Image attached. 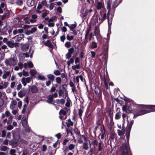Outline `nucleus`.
I'll use <instances>...</instances> for the list:
<instances>
[{"mask_svg":"<svg viewBox=\"0 0 155 155\" xmlns=\"http://www.w3.org/2000/svg\"><path fill=\"white\" fill-rule=\"evenodd\" d=\"M67 38L68 40L70 41L74 39V36L72 35L69 36L68 35H67Z\"/></svg>","mask_w":155,"mask_h":155,"instance_id":"obj_38","label":"nucleus"},{"mask_svg":"<svg viewBox=\"0 0 155 155\" xmlns=\"http://www.w3.org/2000/svg\"><path fill=\"white\" fill-rule=\"evenodd\" d=\"M18 66L20 69H22L23 68V64L22 63L19 62L18 64Z\"/></svg>","mask_w":155,"mask_h":155,"instance_id":"obj_60","label":"nucleus"},{"mask_svg":"<svg viewBox=\"0 0 155 155\" xmlns=\"http://www.w3.org/2000/svg\"><path fill=\"white\" fill-rule=\"evenodd\" d=\"M24 37V35L23 34H20L15 36L14 38H16V40L19 41L22 39Z\"/></svg>","mask_w":155,"mask_h":155,"instance_id":"obj_13","label":"nucleus"},{"mask_svg":"<svg viewBox=\"0 0 155 155\" xmlns=\"http://www.w3.org/2000/svg\"><path fill=\"white\" fill-rule=\"evenodd\" d=\"M6 44L8 46V47L11 48H13L15 45L14 43L10 41H8L7 42Z\"/></svg>","mask_w":155,"mask_h":155,"instance_id":"obj_18","label":"nucleus"},{"mask_svg":"<svg viewBox=\"0 0 155 155\" xmlns=\"http://www.w3.org/2000/svg\"><path fill=\"white\" fill-rule=\"evenodd\" d=\"M44 45L49 47H51L52 45V44L51 43L50 41L49 40H47L45 42Z\"/></svg>","mask_w":155,"mask_h":155,"instance_id":"obj_23","label":"nucleus"},{"mask_svg":"<svg viewBox=\"0 0 155 155\" xmlns=\"http://www.w3.org/2000/svg\"><path fill=\"white\" fill-rule=\"evenodd\" d=\"M79 139L78 140V142L79 143H82L83 141H85L88 139L84 135H81L80 134V132H79Z\"/></svg>","mask_w":155,"mask_h":155,"instance_id":"obj_5","label":"nucleus"},{"mask_svg":"<svg viewBox=\"0 0 155 155\" xmlns=\"http://www.w3.org/2000/svg\"><path fill=\"white\" fill-rule=\"evenodd\" d=\"M74 51V48H70L68 50V53L72 54V53Z\"/></svg>","mask_w":155,"mask_h":155,"instance_id":"obj_53","label":"nucleus"},{"mask_svg":"<svg viewBox=\"0 0 155 155\" xmlns=\"http://www.w3.org/2000/svg\"><path fill=\"white\" fill-rule=\"evenodd\" d=\"M76 25L75 24H72L71 26H69L70 29L71 31H73L74 29L76 27Z\"/></svg>","mask_w":155,"mask_h":155,"instance_id":"obj_35","label":"nucleus"},{"mask_svg":"<svg viewBox=\"0 0 155 155\" xmlns=\"http://www.w3.org/2000/svg\"><path fill=\"white\" fill-rule=\"evenodd\" d=\"M145 108L147 109L154 108H155V105H145Z\"/></svg>","mask_w":155,"mask_h":155,"instance_id":"obj_32","label":"nucleus"},{"mask_svg":"<svg viewBox=\"0 0 155 155\" xmlns=\"http://www.w3.org/2000/svg\"><path fill=\"white\" fill-rule=\"evenodd\" d=\"M16 152L15 150L14 149H11L10 151V155H16L15 153Z\"/></svg>","mask_w":155,"mask_h":155,"instance_id":"obj_37","label":"nucleus"},{"mask_svg":"<svg viewBox=\"0 0 155 155\" xmlns=\"http://www.w3.org/2000/svg\"><path fill=\"white\" fill-rule=\"evenodd\" d=\"M47 77L49 79H50L51 80L53 81L54 79V76L51 74H49L47 75Z\"/></svg>","mask_w":155,"mask_h":155,"instance_id":"obj_29","label":"nucleus"},{"mask_svg":"<svg viewBox=\"0 0 155 155\" xmlns=\"http://www.w3.org/2000/svg\"><path fill=\"white\" fill-rule=\"evenodd\" d=\"M71 56V54L68 52L66 54L65 57L66 59H69Z\"/></svg>","mask_w":155,"mask_h":155,"instance_id":"obj_49","label":"nucleus"},{"mask_svg":"<svg viewBox=\"0 0 155 155\" xmlns=\"http://www.w3.org/2000/svg\"><path fill=\"white\" fill-rule=\"evenodd\" d=\"M151 111L149 110H139L138 114H135L134 115V117H137L139 115H142L146 113L150 112Z\"/></svg>","mask_w":155,"mask_h":155,"instance_id":"obj_8","label":"nucleus"},{"mask_svg":"<svg viewBox=\"0 0 155 155\" xmlns=\"http://www.w3.org/2000/svg\"><path fill=\"white\" fill-rule=\"evenodd\" d=\"M37 28L36 27H33L32 28L31 30V32L32 34L35 32L37 31Z\"/></svg>","mask_w":155,"mask_h":155,"instance_id":"obj_54","label":"nucleus"},{"mask_svg":"<svg viewBox=\"0 0 155 155\" xmlns=\"http://www.w3.org/2000/svg\"><path fill=\"white\" fill-rule=\"evenodd\" d=\"M6 132L5 130H3L2 131V134L1 136L2 137H5L6 135Z\"/></svg>","mask_w":155,"mask_h":155,"instance_id":"obj_51","label":"nucleus"},{"mask_svg":"<svg viewBox=\"0 0 155 155\" xmlns=\"http://www.w3.org/2000/svg\"><path fill=\"white\" fill-rule=\"evenodd\" d=\"M22 72L24 76L26 77L29 75L28 72L27 71H25L24 70H23Z\"/></svg>","mask_w":155,"mask_h":155,"instance_id":"obj_46","label":"nucleus"},{"mask_svg":"<svg viewBox=\"0 0 155 155\" xmlns=\"http://www.w3.org/2000/svg\"><path fill=\"white\" fill-rule=\"evenodd\" d=\"M26 82L27 83H29L31 80V78L30 77H28L26 78H25Z\"/></svg>","mask_w":155,"mask_h":155,"instance_id":"obj_62","label":"nucleus"},{"mask_svg":"<svg viewBox=\"0 0 155 155\" xmlns=\"http://www.w3.org/2000/svg\"><path fill=\"white\" fill-rule=\"evenodd\" d=\"M117 132L118 135L119 136H122L124 134L120 130H117Z\"/></svg>","mask_w":155,"mask_h":155,"instance_id":"obj_57","label":"nucleus"},{"mask_svg":"<svg viewBox=\"0 0 155 155\" xmlns=\"http://www.w3.org/2000/svg\"><path fill=\"white\" fill-rule=\"evenodd\" d=\"M131 127L132 126L127 125V133L130 134Z\"/></svg>","mask_w":155,"mask_h":155,"instance_id":"obj_39","label":"nucleus"},{"mask_svg":"<svg viewBox=\"0 0 155 155\" xmlns=\"http://www.w3.org/2000/svg\"><path fill=\"white\" fill-rule=\"evenodd\" d=\"M67 126L68 127H69L70 126H72L73 125V122L70 119H68V122L66 123Z\"/></svg>","mask_w":155,"mask_h":155,"instance_id":"obj_17","label":"nucleus"},{"mask_svg":"<svg viewBox=\"0 0 155 155\" xmlns=\"http://www.w3.org/2000/svg\"><path fill=\"white\" fill-rule=\"evenodd\" d=\"M96 7L98 10H100L103 9H104L105 10V9L104 8V4L103 2H97Z\"/></svg>","mask_w":155,"mask_h":155,"instance_id":"obj_6","label":"nucleus"},{"mask_svg":"<svg viewBox=\"0 0 155 155\" xmlns=\"http://www.w3.org/2000/svg\"><path fill=\"white\" fill-rule=\"evenodd\" d=\"M22 124L26 131L27 132H30V129L28 126V125L27 120L26 118L24 119H22Z\"/></svg>","mask_w":155,"mask_h":155,"instance_id":"obj_3","label":"nucleus"},{"mask_svg":"<svg viewBox=\"0 0 155 155\" xmlns=\"http://www.w3.org/2000/svg\"><path fill=\"white\" fill-rule=\"evenodd\" d=\"M0 84L2 85L4 88H6L8 85V83L7 82L2 81Z\"/></svg>","mask_w":155,"mask_h":155,"instance_id":"obj_16","label":"nucleus"},{"mask_svg":"<svg viewBox=\"0 0 155 155\" xmlns=\"http://www.w3.org/2000/svg\"><path fill=\"white\" fill-rule=\"evenodd\" d=\"M5 115L7 116L8 117L9 119L10 120H12V117L10 112L8 111H6L5 112Z\"/></svg>","mask_w":155,"mask_h":155,"instance_id":"obj_22","label":"nucleus"},{"mask_svg":"<svg viewBox=\"0 0 155 155\" xmlns=\"http://www.w3.org/2000/svg\"><path fill=\"white\" fill-rule=\"evenodd\" d=\"M28 67L29 68H32L33 66V64L31 61L28 62Z\"/></svg>","mask_w":155,"mask_h":155,"instance_id":"obj_56","label":"nucleus"},{"mask_svg":"<svg viewBox=\"0 0 155 155\" xmlns=\"http://www.w3.org/2000/svg\"><path fill=\"white\" fill-rule=\"evenodd\" d=\"M18 95L20 97H22L24 96V94L21 92L20 91L18 93Z\"/></svg>","mask_w":155,"mask_h":155,"instance_id":"obj_63","label":"nucleus"},{"mask_svg":"<svg viewBox=\"0 0 155 155\" xmlns=\"http://www.w3.org/2000/svg\"><path fill=\"white\" fill-rule=\"evenodd\" d=\"M92 143L94 145H96V146L98 145V143L97 141L96 140H93V141L92 142Z\"/></svg>","mask_w":155,"mask_h":155,"instance_id":"obj_59","label":"nucleus"},{"mask_svg":"<svg viewBox=\"0 0 155 155\" xmlns=\"http://www.w3.org/2000/svg\"><path fill=\"white\" fill-rule=\"evenodd\" d=\"M67 102L65 104V106L68 107H69L70 106V103H71V101L69 99L68 97L67 98L66 100Z\"/></svg>","mask_w":155,"mask_h":155,"instance_id":"obj_24","label":"nucleus"},{"mask_svg":"<svg viewBox=\"0 0 155 155\" xmlns=\"http://www.w3.org/2000/svg\"><path fill=\"white\" fill-rule=\"evenodd\" d=\"M38 78L39 79L41 80H45V78L44 76L43 75H39L38 76Z\"/></svg>","mask_w":155,"mask_h":155,"instance_id":"obj_58","label":"nucleus"},{"mask_svg":"<svg viewBox=\"0 0 155 155\" xmlns=\"http://www.w3.org/2000/svg\"><path fill=\"white\" fill-rule=\"evenodd\" d=\"M111 0H108L107 1V8L108 10V14L110 12L111 8Z\"/></svg>","mask_w":155,"mask_h":155,"instance_id":"obj_12","label":"nucleus"},{"mask_svg":"<svg viewBox=\"0 0 155 155\" xmlns=\"http://www.w3.org/2000/svg\"><path fill=\"white\" fill-rule=\"evenodd\" d=\"M22 105V102L21 101H19L18 103V106L19 108H21Z\"/></svg>","mask_w":155,"mask_h":155,"instance_id":"obj_64","label":"nucleus"},{"mask_svg":"<svg viewBox=\"0 0 155 155\" xmlns=\"http://www.w3.org/2000/svg\"><path fill=\"white\" fill-rule=\"evenodd\" d=\"M64 93V92L62 90L60 89L59 90L58 92V95L59 96L62 95Z\"/></svg>","mask_w":155,"mask_h":155,"instance_id":"obj_55","label":"nucleus"},{"mask_svg":"<svg viewBox=\"0 0 155 155\" xmlns=\"http://www.w3.org/2000/svg\"><path fill=\"white\" fill-rule=\"evenodd\" d=\"M13 127L12 125H9L7 127V129L8 130H10L13 129Z\"/></svg>","mask_w":155,"mask_h":155,"instance_id":"obj_52","label":"nucleus"},{"mask_svg":"<svg viewBox=\"0 0 155 155\" xmlns=\"http://www.w3.org/2000/svg\"><path fill=\"white\" fill-rule=\"evenodd\" d=\"M37 73V71H36L35 70H30V75L32 76H34Z\"/></svg>","mask_w":155,"mask_h":155,"instance_id":"obj_25","label":"nucleus"},{"mask_svg":"<svg viewBox=\"0 0 155 155\" xmlns=\"http://www.w3.org/2000/svg\"><path fill=\"white\" fill-rule=\"evenodd\" d=\"M8 149V148L6 146H3L1 147L0 150L1 151H5Z\"/></svg>","mask_w":155,"mask_h":155,"instance_id":"obj_30","label":"nucleus"},{"mask_svg":"<svg viewBox=\"0 0 155 155\" xmlns=\"http://www.w3.org/2000/svg\"><path fill=\"white\" fill-rule=\"evenodd\" d=\"M16 105V101L15 100L12 101L10 106V108L12 110L16 109L17 108Z\"/></svg>","mask_w":155,"mask_h":155,"instance_id":"obj_7","label":"nucleus"},{"mask_svg":"<svg viewBox=\"0 0 155 155\" xmlns=\"http://www.w3.org/2000/svg\"><path fill=\"white\" fill-rule=\"evenodd\" d=\"M56 82L58 84H60L61 82V79L60 77H57L56 79Z\"/></svg>","mask_w":155,"mask_h":155,"instance_id":"obj_48","label":"nucleus"},{"mask_svg":"<svg viewBox=\"0 0 155 155\" xmlns=\"http://www.w3.org/2000/svg\"><path fill=\"white\" fill-rule=\"evenodd\" d=\"M74 145L73 144H71L69 145L68 147V149L69 150H71L72 149L74 148Z\"/></svg>","mask_w":155,"mask_h":155,"instance_id":"obj_44","label":"nucleus"},{"mask_svg":"<svg viewBox=\"0 0 155 155\" xmlns=\"http://www.w3.org/2000/svg\"><path fill=\"white\" fill-rule=\"evenodd\" d=\"M31 91L33 93H35L37 92L38 89L37 87L35 85L32 86L31 88Z\"/></svg>","mask_w":155,"mask_h":155,"instance_id":"obj_14","label":"nucleus"},{"mask_svg":"<svg viewBox=\"0 0 155 155\" xmlns=\"http://www.w3.org/2000/svg\"><path fill=\"white\" fill-rule=\"evenodd\" d=\"M49 11L47 10H45L44 12L42 15V17L44 18L49 13Z\"/></svg>","mask_w":155,"mask_h":155,"instance_id":"obj_33","label":"nucleus"},{"mask_svg":"<svg viewBox=\"0 0 155 155\" xmlns=\"http://www.w3.org/2000/svg\"><path fill=\"white\" fill-rule=\"evenodd\" d=\"M120 155H131L128 143H124L120 147Z\"/></svg>","mask_w":155,"mask_h":155,"instance_id":"obj_1","label":"nucleus"},{"mask_svg":"<svg viewBox=\"0 0 155 155\" xmlns=\"http://www.w3.org/2000/svg\"><path fill=\"white\" fill-rule=\"evenodd\" d=\"M23 1L22 0H17L16 3L17 5L19 6H21L23 5Z\"/></svg>","mask_w":155,"mask_h":155,"instance_id":"obj_28","label":"nucleus"},{"mask_svg":"<svg viewBox=\"0 0 155 155\" xmlns=\"http://www.w3.org/2000/svg\"><path fill=\"white\" fill-rule=\"evenodd\" d=\"M83 112V110L81 109H79V113H78V114L79 116L80 117V118H81V116H82V113Z\"/></svg>","mask_w":155,"mask_h":155,"instance_id":"obj_47","label":"nucleus"},{"mask_svg":"<svg viewBox=\"0 0 155 155\" xmlns=\"http://www.w3.org/2000/svg\"><path fill=\"white\" fill-rule=\"evenodd\" d=\"M98 146V150L99 151H101L102 149V146L101 142L99 143Z\"/></svg>","mask_w":155,"mask_h":155,"instance_id":"obj_41","label":"nucleus"},{"mask_svg":"<svg viewBox=\"0 0 155 155\" xmlns=\"http://www.w3.org/2000/svg\"><path fill=\"white\" fill-rule=\"evenodd\" d=\"M76 65L73 66L72 67V69L73 70H76V68L79 69L80 68V65L79 64H76Z\"/></svg>","mask_w":155,"mask_h":155,"instance_id":"obj_36","label":"nucleus"},{"mask_svg":"<svg viewBox=\"0 0 155 155\" xmlns=\"http://www.w3.org/2000/svg\"><path fill=\"white\" fill-rule=\"evenodd\" d=\"M95 35L96 36H98L99 34V28L97 27H96L94 31Z\"/></svg>","mask_w":155,"mask_h":155,"instance_id":"obj_20","label":"nucleus"},{"mask_svg":"<svg viewBox=\"0 0 155 155\" xmlns=\"http://www.w3.org/2000/svg\"><path fill=\"white\" fill-rule=\"evenodd\" d=\"M11 72L9 71H4V74L2 76L3 79H6L8 77H10Z\"/></svg>","mask_w":155,"mask_h":155,"instance_id":"obj_9","label":"nucleus"},{"mask_svg":"<svg viewBox=\"0 0 155 155\" xmlns=\"http://www.w3.org/2000/svg\"><path fill=\"white\" fill-rule=\"evenodd\" d=\"M66 114V112L63 110H61L60 111L59 117L61 119L63 118Z\"/></svg>","mask_w":155,"mask_h":155,"instance_id":"obj_11","label":"nucleus"},{"mask_svg":"<svg viewBox=\"0 0 155 155\" xmlns=\"http://www.w3.org/2000/svg\"><path fill=\"white\" fill-rule=\"evenodd\" d=\"M80 79V80L83 81V77L81 75H80L79 76H78L76 77V80L77 81V83H78V85H79V79Z\"/></svg>","mask_w":155,"mask_h":155,"instance_id":"obj_21","label":"nucleus"},{"mask_svg":"<svg viewBox=\"0 0 155 155\" xmlns=\"http://www.w3.org/2000/svg\"><path fill=\"white\" fill-rule=\"evenodd\" d=\"M5 63L8 66H14L17 64L18 60L16 57L11 58L6 60Z\"/></svg>","mask_w":155,"mask_h":155,"instance_id":"obj_2","label":"nucleus"},{"mask_svg":"<svg viewBox=\"0 0 155 155\" xmlns=\"http://www.w3.org/2000/svg\"><path fill=\"white\" fill-rule=\"evenodd\" d=\"M121 117V114L120 112H118L116 113L115 116V119L118 120Z\"/></svg>","mask_w":155,"mask_h":155,"instance_id":"obj_26","label":"nucleus"},{"mask_svg":"<svg viewBox=\"0 0 155 155\" xmlns=\"http://www.w3.org/2000/svg\"><path fill=\"white\" fill-rule=\"evenodd\" d=\"M97 47V43L94 41L92 42L91 46V47L92 48H96Z\"/></svg>","mask_w":155,"mask_h":155,"instance_id":"obj_34","label":"nucleus"},{"mask_svg":"<svg viewBox=\"0 0 155 155\" xmlns=\"http://www.w3.org/2000/svg\"><path fill=\"white\" fill-rule=\"evenodd\" d=\"M90 31V29H87L86 31V34H85V39H86L87 38L88 35H89V32Z\"/></svg>","mask_w":155,"mask_h":155,"instance_id":"obj_40","label":"nucleus"},{"mask_svg":"<svg viewBox=\"0 0 155 155\" xmlns=\"http://www.w3.org/2000/svg\"><path fill=\"white\" fill-rule=\"evenodd\" d=\"M21 83L23 84L24 86H25L26 85V82L25 78H23L21 79Z\"/></svg>","mask_w":155,"mask_h":155,"instance_id":"obj_31","label":"nucleus"},{"mask_svg":"<svg viewBox=\"0 0 155 155\" xmlns=\"http://www.w3.org/2000/svg\"><path fill=\"white\" fill-rule=\"evenodd\" d=\"M27 4L28 6L31 7L34 5V2L32 0H27Z\"/></svg>","mask_w":155,"mask_h":155,"instance_id":"obj_15","label":"nucleus"},{"mask_svg":"<svg viewBox=\"0 0 155 155\" xmlns=\"http://www.w3.org/2000/svg\"><path fill=\"white\" fill-rule=\"evenodd\" d=\"M75 62L76 64H79V59L78 58H76L75 60Z\"/></svg>","mask_w":155,"mask_h":155,"instance_id":"obj_61","label":"nucleus"},{"mask_svg":"<svg viewBox=\"0 0 155 155\" xmlns=\"http://www.w3.org/2000/svg\"><path fill=\"white\" fill-rule=\"evenodd\" d=\"M0 7L5 10V8H6V6L5 3L4 2L2 3L0 5Z\"/></svg>","mask_w":155,"mask_h":155,"instance_id":"obj_45","label":"nucleus"},{"mask_svg":"<svg viewBox=\"0 0 155 155\" xmlns=\"http://www.w3.org/2000/svg\"><path fill=\"white\" fill-rule=\"evenodd\" d=\"M48 99L46 101V102L48 103H51L53 101V96L52 95H50L47 97Z\"/></svg>","mask_w":155,"mask_h":155,"instance_id":"obj_10","label":"nucleus"},{"mask_svg":"<svg viewBox=\"0 0 155 155\" xmlns=\"http://www.w3.org/2000/svg\"><path fill=\"white\" fill-rule=\"evenodd\" d=\"M129 107L126 104L123 106L122 109L123 111H126L127 110L129 109Z\"/></svg>","mask_w":155,"mask_h":155,"instance_id":"obj_27","label":"nucleus"},{"mask_svg":"<svg viewBox=\"0 0 155 155\" xmlns=\"http://www.w3.org/2000/svg\"><path fill=\"white\" fill-rule=\"evenodd\" d=\"M41 4L45 6L46 7L48 8V4L47 3L46 1H44L42 2Z\"/></svg>","mask_w":155,"mask_h":155,"instance_id":"obj_43","label":"nucleus"},{"mask_svg":"<svg viewBox=\"0 0 155 155\" xmlns=\"http://www.w3.org/2000/svg\"><path fill=\"white\" fill-rule=\"evenodd\" d=\"M100 14L101 16V22H103L106 18V12H105L103 15L101 12H100Z\"/></svg>","mask_w":155,"mask_h":155,"instance_id":"obj_19","label":"nucleus"},{"mask_svg":"<svg viewBox=\"0 0 155 155\" xmlns=\"http://www.w3.org/2000/svg\"><path fill=\"white\" fill-rule=\"evenodd\" d=\"M65 46L66 47L69 48L71 46V45L70 42H67L65 44Z\"/></svg>","mask_w":155,"mask_h":155,"instance_id":"obj_42","label":"nucleus"},{"mask_svg":"<svg viewBox=\"0 0 155 155\" xmlns=\"http://www.w3.org/2000/svg\"><path fill=\"white\" fill-rule=\"evenodd\" d=\"M54 74L56 75H60L61 73L58 70H55L54 72Z\"/></svg>","mask_w":155,"mask_h":155,"instance_id":"obj_50","label":"nucleus"},{"mask_svg":"<svg viewBox=\"0 0 155 155\" xmlns=\"http://www.w3.org/2000/svg\"><path fill=\"white\" fill-rule=\"evenodd\" d=\"M89 145H90V147L91 148V144L90 140H89L84 141L83 143V148L86 150H87L89 148Z\"/></svg>","mask_w":155,"mask_h":155,"instance_id":"obj_4","label":"nucleus"}]
</instances>
